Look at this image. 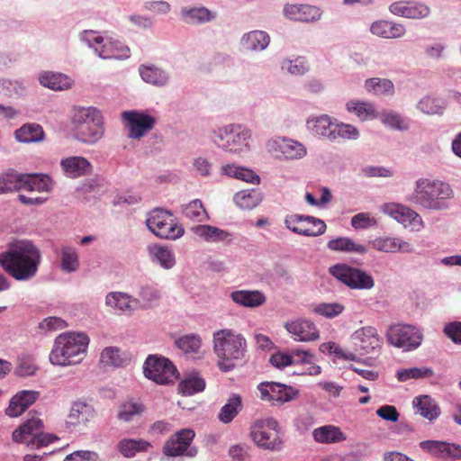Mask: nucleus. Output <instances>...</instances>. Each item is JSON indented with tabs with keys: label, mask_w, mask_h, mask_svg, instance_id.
Returning <instances> with one entry per match:
<instances>
[{
	"label": "nucleus",
	"mask_w": 461,
	"mask_h": 461,
	"mask_svg": "<svg viewBox=\"0 0 461 461\" xmlns=\"http://www.w3.org/2000/svg\"><path fill=\"white\" fill-rule=\"evenodd\" d=\"M205 382L203 378L191 376L178 384V391L184 395H193L196 393L203 391Z\"/></svg>",
	"instance_id": "55"
},
{
	"label": "nucleus",
	"mask_w": 461,
	"mask_h": 461,
	"mask_svg": "<svg viewBox=\"0 0 461 461\" xmlns=\"http://www.w3.org/2000/svg\"><path fill=\"white\" fill-rule=\"evenodd\" d=\"M41 261V251L31 241H19L0 254V266L18 281H27L34 277Z\"/></svg>",
	"instance_id": "1"
},
{
	"label": "nucleus",
	"mask_w": 461,
	"mask_h": 461,
	"mask_svg": "<svg viewBox=\"0 0 461 461\" xmlns=\"http://www.w3.org/2000/svg\"><path fill=\"white\" fill-rule=\"evenodd\" d=\"M80 39L86 42L90 47L94 48L95 50L99 54L101 46L104 44V38L98 35L94 31H84L80 34Z\"/></svg>",
	"instance_id": "63"
},
{
	"label": "nucleus",
	"mask_w": 461,
	"mask_h": 461,
	"mask_svg": "<svg viewBox=\"0 0 461 461\" xmlns=\"http://www.w3.org/2000/svg\"><path fill=\"white\" fill-rule=\"evenodd\" d=\"M188 449V447L172 437L164 446V453L167 456H176L182 455Z\"/></svg>",
	"instance_id": "62"
},
{
	"label": "nucleus",
	"mask_w": 461,
	"mask_h": 461,
	"mask_svg": "<svg viewBox=\"0 0 461 461\" xmlns=\"http://www.w3.org/2000/svg\"><path fill=\"white\" fill-rule=\"evenodd\" d=\"M308 128L320 136L328 138L330 140H334L335 123H333L328 115H321L307 122Z\"/></svg>",
	"instance_id": "37"
},
{
	"label": "nucleus",
	"mask_w": 461,
	"mask_h": 461,
	"mask_svg": "<svg viewBox=\"0 0 461 461\" xmlns=\"http://www.w3.org/2000/svg\"><path fill=\"white\" fill-rule=\"evenodd\" d=\"M181 14L184 21L189 24L204 23L214 18V15L205 7L183 9Z\"/></svg>",
	"instance_id": "46"
},
{
	"label": "nucleus",
	"mask_w": 461,
	"mask_h": 461,
	"mask_svg": "<svg viewBox=\"0 0 461 461\" xmlns=\"http://www.w3.org/2000/svg\"><path fill=\"white\" fill-rule=\"evenodd\" d=\"M93 408L82 402H75L68 416L67 423L69 426L86 425L93 417Z\"/></svg>",
	"instance_id": "30"
},
{
	"label": "nucleus",
	"mask_w": 461,
	"mask_h": 461,
	"mask_svg": "<svg viewBox=\"0 0 461 461\" xmlns=\"http://www.w3.org/2000/svg\"><path fill=\"white\" fill-rule=\"evenodd\" d=\"M182 212L187 220L193 222H203L209 219L208 213L199 199H194L183 205Z\"/></svg>",
	"instance_id": "44"
},
{
	"label": "nucleus",
	"mask_w": 461,
	"mask_h": 461,
	"mask_svg": "<svg viewBox=\"0 0 461 461\" xmlns=\"http://www.w3.org/2000/svg\"><path fill=\"white\" fill-rule=\"evenodd\" d=\"M89 339L83 333L59 335L50 354L53 365L68 366L79 364L86 357Z\"/></svg>",
	"instance_id": "4"
},
{
	"label": "nucleus",
	"mask_w": 461,
	"mask_h": 461,
	"mask_svg": "<svg viewBox=\"0 0 461 461\" xmlns=\"http://www.w3.org/2000/svg\"><path fill=\"white\" fill-rule=\"evenodd\" d=\"M252 441L260 448L267 450H280L283 440L280 436V426L273 418L260 419L254 421L250 427Z\"/></svg>",
	"instance_id": "7"
},
{
	"label": "nucleus",
	"mask_w": 461,
	"mask_h": 461,
	"mask_svg": "<svg viewBox=\"0 0 461 461\" xmlns=\"http://www.w3.org/2000/svg\"><path fill=\"white\" fill-rule=\"evenodd\" d=\"M242 407L241 396L233 393L220 410L218 414L219 420L224 424L231 422L242 410Z\"/></svg>",
	"instance_id": "32"
},
{
	"label": "nucleus",
	"mask_w": 461,
	"mask_h": 461,
	"mask_svg": "<svg viewBox=\"0 0 461 461\" xmlns=\"http://www.w3.org/2000/svg\"><path fill=\"white\" fill-rule=\"evenodd\" d=\"M130 56V49L120 41H108L101 46L99 57L102 59H126Z\"/></svg>",
	"instance_id": "35"
},
{
	"label": "nucleus",
	"mask_w": 461,
	"mask_h": 461,
	"mask_svg": "<svg viewBox=\"0 0 461 461\" xmlns=\"http://www.w3.org/2000/svg\"><path fill=\"white\" fill-rule=\"evenodd\" d=\"M139 72L141 78L148 84L162 86L168 81L167 73L153 65H141L139 68Z\"/></svg>",
	"instance_id": "39"
},
{
	"label": "nucleus",
	"mask_w": 461,
	"mask_h": 461,
	"mask_svg": "<svg viewBox=\"0 0 461 461\" xmlns=\"http://www.w3.org/2000/svg\"><path fill=\"white\" fill-rule=\"evenodd\" d=\"M213 350L219 358V368L228 372L235 367L236 361L244 357L247 341L243 335L236 330H220L213 333Z\"/></svg>",
	"instance_id": "3"
},
{
	"label": "nucleus",
	"mask_w": 461,
	"mask_h": 461,
	"mask_svg": "<svg viewBox=\"0 0 461 461\" xmlns=\"http://www.w3.org/2000/svg\"><path fill=\"white\" fill-rule=\"evenodd\" d=\"M284 12L289 19L301 22H314L321 17L319 8L307 5H289L285 7Z\"/></svg>",
	"instance_id": "23"
},
{
	"label": "nucleus",
	"mask_w": 461,
	"mask_h": 461,
	"mask_svg": "<svg viewBox=\"0 0 461 461\" xmlns=\"http://www.w3.org/2000/svg\"><path fill=\"white\" fill-rule=\"evenodd\" d=\"M267 150L279 159H300L307 154L303 144L287 138H277L267 143Z\"/></svg>",
	"instance_id": "15"
},
{
	"label": "nucleus",
	"mask_w": 461,
	"mask_h": 461,
	"mask_svg": "<svg viewBox=\"0 0 461 461\" xmlns=\"http://www.w3.org/2000/svg\"><path fill=\"white\" fill-rule=\"evenodd\" d=\"M413 406L417 408V412L428 419L433 420L437 419L440 413V410L434 401L428 395L415 397Z\"/></svg>",
	"instance_id": "38"
},
{
	"label": "nucleus",
	"mask_w": 461,
	"mask_h": 461,
	"mask_svg": "<svg viewBox=\"0 0 461 461\" xmlns=\"http://www.w3.org/2000/svg\"><path fill=\"white\" fill-rule=\"evenodd\" d=\"M151 447V444L144 439L123 438L118 442L117 448L125 457H132L138 452H145Z\"/></svg>",
	"instance_id": "40"
},
{
	"label": "nucleus",
	"mask_w": 461,
	"mask_h": 461,
	"mask_svg": "<svg viewBox=\"0 0 461 461\" xmlns=\"http://www.w3.org/2000/svg\"><path fill=\"white\" fill-rule=\"evenodd\" d=\"M148 228L161 239L176 240L183 236L185 230L178 225L173 214L167 211L157 209L147 219Z\"/></svg>",
	"instance_id": "9"
},
{
	"label": "nucleus",
	"mask_w": 461,
	"mask_h": 461,
	"mask_svg": "<svg viewBox=\"0 0 461 461\" xmlns=\"http://www.w3.org/2000/svg\"><path fill=\"white\" fill-rule=\"evenodd\" d=\"M71 123L76 138L84 143H95L104 134L103 116L95 107L74 108Z\"/></svg>",
	"instance_id": "5"
},
{
	"label": "nucleus",
	"mask_w": 461,
	"mask_h": 461,
	"mask_svg": "<svg viewBox=\"0 0 461 461\" xmlns=\"http://www.w3.org/2000/svg\"><path fill=\"white\" fill-rule=\"evenodd\" d=\"M330 274L350 289L369 290L375 285L372 276L347 264H336L330 267Z\"/></svg>",
	"instance_id": "10"
},
{
	"label": "nucleus",
	"mask_w": 461,
	"mask_h": 461,
	"mask_svg": "<svg viewBox=\"0 0 461 461\" xmlns=\"http://www.w3.org/2000/svg\"><path fill=\"white\" fill-rule=\"evenodd\" d=\"M433 374L429 367H412L397 371L396 377L400 382H405L410 379L430 377Z\"/></svg>",
	"instance_id": "56"
},
{
	"label": "nucleus",
	"mask_w": 461,
	"mask_h": 461,
	"mask_svg": "<svg viewBox=\"0 0 461 461\" xmlns=\"http://www.w3.org/2000/svg\"><path fill=\"white\" fill-rule=\"evenodd\" d=\"M176 345L185 353H196L201 347V339L197 335H186L177 340Z\"/></svg>",
	"instance_id": "58"
},
{
	"label": "nucleus",
	"mask_w": 461,
	"mask_h": 461,
	"mask_svg": "<svg viewBox=\"0 0 461 461\" xmlns=\"http://www.w3.org/2000/svg\"><path fill=\"white\" fill-rule=\"evenodd\" d=\"M60 166L69 177H78L91 173V163L83 157H69L62 159Z\"/></svg>",
	"instance_id": "25"
},
{
	"label": "nucleus",
	"mask_w": 461,
	"mask_h": 461,
	"mask_svg": "<svg viewBox=\"0 0 461 461\" xmlns=\"http://www.w3.org/2000/svg\"><path fill=\"white\" fill-rule=\"evenodd\" d=\"M230 298L237 304L256 308L263 305L266 303V295L258 290H238L230 294Z\"/></svg>",
	"instance_id": "26"
},
{
	"label": "nucleus",
	"mask_w": 461,
	"mask_h": 461,
	"mask_svg": "<svg viewBox=\"0 0 461 461\" xmlns=\"http://www.w3.org/2000/svg\"><path fill=\"white\" fill-rule=\"evenodd\" d=\"M371 32L376 36L392 39L402 37L405 33V29L400 23L389 21H377L372 24Z\"/></svg>",
	"instance_id": "31"
},
{
	"label": "nucleus",
	"mask_w": 461,
	"mask_h": 461,
	"mask_svg": "<svg viewBox=\"0 0 461 461\" xmlns=\"http://www.w3.org/2000/svg\"><path fill=\"white\" fill-rule=\"evenodd\" d=\"M389 10L392 14L410 19H421L429 14V8L420 3L399 1L393 3Z\"/></svg>",
	"instance_id": "22"
},
{
	"label": "nucleus",
	"mask_w": 461,
	"mask_h": 461,
	"mask_svg": "<svg viewBox=\"0 0 461 461\" xmlns=\"http://www.w3.org/2000/svg\"><path fill=\"white\" fill-rule=\"evenodd\" d=\"M283 69L294 76L303 75L308 70V65L303 57H298L294 60H286L282 65Z\"/></svg>",
	"instance_id": "59"
},
{
	"label": "nucleus",
	"mask_w": 461,
	"mask_h": 461,
	"mask_svg": "<svg viewBox=\"0 0 461 461\" xmlns=\"http://www.w3.org/2000/svg\"><path fill=\"white\" fill-rule=\"evenodd\" d=\"M327 247L332 251L356 252L358 254H364L366 252L365 246L355 243L348 237H339L330 240L328 242Z\"/></svg>",
	"instance_id": "45"
},
{
	"label": "nucleus",
	"mask_w": 461,
	"mask_h": 461,
	"mask_svg": "<svg viewBox=\"0 0 461 461\" xmlns=\"http://www.w3.org/2000/svg\"><path fill=\"white\" fill-rule=\"evenodd\" d=\"M365 86L368 92H374L376 95H392L394 92L393 84L390 80L379 77L367 79Z\"/></svg>",
	"instance_id": "51"
},
{
	"label": "nucleus",
	"mask_w": 461,
	"mask_h": 461,
	"mask_svg": "<svg viewBox=\"0 0 461 461\" xmlns=\"http://www.w3.org/2000/svg\"><path fill=\"white\" fill-rule=\"evenodd\" d=\"M260 398L271 402L272 405H281L294 400L298 391L291 386L275 382L261 383L258 387Z\"/></svg>",
	"instance_id": "14"
},
{
	"label": "nucleus",
	"mask_w": 461,
	"mask_h": 461,
	"mask_svg": "<svg viewBox=\"0 0 461 461\" xmlns=\"http://www.w3.org/2000/svg\"><path fill=\"white\" fill-rule=\"evenodd\" d=\"M443 333L453 343L461 344V321H450L444 326Z\"/></svg>",
	"instance_id": "61"
},
{
	"label": "nucleus",
	"mask_w": 461,
	"mask_h": 461,
	"mask_svg": "<svg viewBox=\"0 0 461 461\" xmlns=\"http://www.w3.org/2000/svg\"><path fill=\"white\" fill-rule=\"evenodd\" d=\"M285 328L294 336V339L297 341L309 342L316 340L320 337L316 325L308 320L301 319L286 322Z\"/></svg>",
	"instance_id": "20"
},
{
	"label": "nucleus",
	"mask_w": 461,
	"mask_h": 461,
	"mask_svg": "<svg viewBox=\"0 0 461 461\" xmlns=\"http://www.w3.org/2000/svg\"><path fill=\"white\" fill-rule=\"evenodd\" d=\"M149 254L164 268L169 269L175 265V258L172 252L166 247H149Z\"/></svg>",
	"instance_id": "52"
},
{
	"label": "nucleus",
	"mask_w": 461,
	"mask_h": 461,
	"mask_svg": "<svg viewBox=\"0 0 461 461\" xmlns=\"http://www.w3.org/2000/svg\"><path fill=\"white\" fill-rule=\"evenodd\" d=\"M453 195L449 184L438 179L421 177L416 180L414 190L407 201L425 209L441 211L448 208L446 200L452 198Z\"/></svg>",
	"instance_id": "2"
},
{
	"label": "nucleus",
	"mask_w": 461,
	"mask_h": 461,
	"mask_svg": "<svg viewBox=\"0 0 461 461\" xmlns=\"http://www.w3.org/2000/svg\"><path fill=\"white\" fill-rule=\"evenodd\" d=\"M347 108L349 112L355 113L362 121L377 117V113L370 103L352 100L347 104Z\"/></svg>",
	"instance_id": "49"
},
{
	"label": "nucleus",
	"mask_w": 461,
	"mask_h": 461,
	"mask_svg": "<svg viewBox=\"0 0 461 461\" xmlns=\"http://www.w3.org/2000/svg\"><path fill=\"white\" fill-rule=\"evenodd\" d=\"M285 224L291 231L307 237H317L326 231V223L309 215L291 214L285 219Z\"/></svg>",
	"instance_id": "13"
},
{
	"label": "nucleus",
	"mask_w": 461,
	"mask_h": 461,
	"mask_svg": "<svg viewBox=\"0 0 461 461\" xmlns=\"http://www.w3.org/2000/svg\"><path fill=\"white\" fill-rule=\"evenodd\" d=\"M270 41L268 34L263 31H253L242 37L241 43L248 50H263Z\"/></svg>",
	"instance_id": "36"
},
{
	"label": "nucleus",
	"mask_w": 461,
	"mask_h": 461,
	"mask_svg": "<svg viewBox=\"0 0 461 461\" xmlns=\"http://www.w3.org/2000/svg\"><path fill=\"white\" fill-rule=\"evenodd\" d=\"M100 361L104 366L123 367L130 363L131 357L117 347H107L102 351Z\"/></svg>",
	"instance_id": "29"
},
{
	"label": "nucleus",
	"mask_w": 461,
	"mask_h": 461,
	"mask_svg": "<svg viewBox=\"0 0 461 461\" xmlns=\"http://www.w3.org/2000/svg\"><path fill=\"white\" fill-rule=\"evenodd\" d=\"M145 376L159 384H169L177 379V370L163 357L149 356L144 363Z\"/></svg>",
	"instance_id": "11"
},
{
	"label": "nucleus",
	"mask_w": 461,
	"mask_h": 461,
	"mask_svg": "<svg viewBox=\"0 0 461 461\" xmlns=\"http://www.w3.org/2000/svg\"><path fill=\"white\" fill-rule=\"evenodd\" d=\"M418 108L426 114L441 115L445 109V104L441 99L426 96L419 102Z\"/></svg>",
	"instance_id": "53"
},
{
	"label": "nucleus",
	"mask_w": 461,
	"mask_h": 461,
	"mask_svg": "<svg viewBox=\"0 0 461 461\" xmlns=\"http://www.w3.org/2000/svg\"><path fill=\"white\" fill-rule=\"evenodd\" d=\"M387 340L396 348L410 351L416 349L423 339L421 331L412 325H392L386 333Z\"/></svg>",
	"instance_id": "12"
},
{
	"label": "nucleus",
	"mask_w": 461,
	"mask_h": 461,
	"mask_svg": "<svg viewBox=\"0 0 461 461\" xmlns=\"http://www.w3.org/2000/svg\"><path fill=\"white\" fill-rule=\"evenodd\" d=\"M79 261L77 250L71 247L60 249V267L65 272H74L78 268Z\"/></svg>",
	"instance_id": "50"
},
{
	"label": "nucleus",
	"mask_w": 461,
	"mask_h": 461,
	"mask_svg": "<svg viewBox=\"0 0 461 461\" xmlns=\"http://www.w3.org/2000/svg\"><path fill=\"white\" fill-rule=\"evenodd\" d=\"M21 189L28 192L49 194L52 189L50 178L47 175L22 174Z\"/></svg>",
	"instance_id": "24"
},
{
	"label": "nucleus",
	"mask_w": 461,
	"mask_h": 461,
	"mask_svg": "<svg viewBox=\"0 0 461 461\" xmlns=\"http://www.w3.org/2000/svg\"><path fill=\"white\" fill-rule=\"evenodd\" d=\"M41 84L52 90H65L71 86V80L59 73L45 72L40 77Z\"/></svg>",
	"instance_id": "42"
},
{
	"label": "nucleus",
	"mask_w": 461,
	"mask_h": 461,
	"mask_svg": "<svg viewBox=\"0 0 461 461\" xmlns=\"http://www.w3.org/2000/svg\"><path fill=\"white\" fill-rule=\"evenodd\" d=\"M381 122L393 130L405 131L408 129V124L402 117L393 111L383 112L381 114Z\"/></svg>",
	"instance_id": "57"
},
{
	"label": "nucleus",
	"mask_w": 461,
	"mask_h": 461,
	"mask_svg": "<svg viewBox=\"0 0 461 461\" xmlns=\"http://www.w3.org/2000/svg\"><path fill=\"white\" fill-rule=\"evenodd\" d=\"M373 248L378 251L386 253L398 251L408 253L412 251V248L409 242L392 237L375 239L373 241Z\"/></svg>",
	"instance_id": "27"
},
{
	"label": "nucleus",
	"mask_w": 461,
	"mask_h": 461,
	"mask_svg": "<svg viewBox=\"0 0 461 461\" xmlns=\"http://www.w3.org/2000/svg\"><path fill=\"white\" fill-rule=\"evenodd\" d=\"M312 437L315 441L323 444L339 443L346 439L341 429L334 425H324L313 429Z\"/></svg>",
	"instance_id": "28"
},
{
	"label": "nucleus",
	"mask_w": 461,
	"mask_h": 461,
	"mask_svg": "<svg viewBox=\"0 0 461 461\" xmlns=\"http://www.w3.org/2000/svg\"><path fill=\"white\" fill-rule=\"evenodd\" d=\"M351 339L356 348L363 353H370L381 347V339L377 330L371 326L358 329L352 334Z\"/></svg>",
	"instance_id": "19"
},
{
	"label": "nucleus",
	"mask_w": 461,
	"mask_h": 461,
	"mask_svg": "<svg viewBox=\"0 0 461 461\" xmlns=\"http://www.w3.org/2000/svg\"><path fill=\"white\" fill-rule=\"evenodd\" d=\"M146 408L143 403L133 401H126L120 404L117 417L123 422L134 420L136 418L140 417Z\"/></svg>",
	"instance_id": "41"
},
{
	"label": "nucleus",
	"mask_w": 461,
	"mask_h": 461,
	"mask_svg": "<svg viewBox=\"0 0 461 461\" xmlns=\"http://www.w3.org/2000/svg\"><path fill=\"white\" fill-rule=\"evenodd\" d=\"M345 311V305L340 303H321L314 306L313 312L328 319H333Z\"/></svg>",
	"instance_id": "54"
},
{
	"label": "nucleus",
	"mask_w": 461,
	"mask_h": 461,
	"mask_svg": "<svg viewBox=\"0 0 461 461\" xmlns=\"http://www.w3.org/2000/svg\"><path fill=\"white\" fill-rule=\"evenodd\" d=\"M105 303L107 306L124 313L131 312L137 304L136 301L126 294L119 292L109 293L106 295Z\"/></svg>",
	"instance_id": "33"
},
{
	"label": "nucleus",
	"mask_w": 461,
	"mask_h": 461,
	"mask_svg": "<svg viewBox=\"0 0 461 461\" xmlns=\"http://www.w3.org/2000/svg\"><path fill=\"white\" fill-rule=\"evenodd\" d=\"M22 174L8 170L0 175V194L21 190Z\"/></svg>",
	"instance_id": "47"
},
{
	"label": "nucleus",
	"mask_w": 461,
	"mask_h": 461,
	"mask_svg": "<svg viewBox=\"0 0 461 461\" xmlns=\"http://www.w3.org/2000/svg\"><path fill=\"white\" fill-rule=\"evenodd\" d=\"M43 422L36 415L27 419L12 435L14 441L24 443L32 448L47 447L58 439L53 434L43 433Z\"/></svg>",
	"instance_id": "6"
},
{
	"label": "nucleus",
	"mask_w": 461,
	"mask_h": 461,
	"mask_svg": "<svg viewBox=\"0 0 461 461\" xmlns=\"http://www.w3.org/2000/svg\"><path fill=\"white\" fill-rule=\"evenodd\" d=\"M122 118L127 122L130 131L129 137L132 139H140L144 136L153 129L156 122L151 115L135 111L124 112Z\"/></svg>",
	"instance_id": "17"
},
{
	"label": "nucleus",
	"mask_w": 461,
	"mask_h": 461,
	"mask_svg": "<svg viewBox=\"0 0 461 461\" xmlns=\"http://www.w3.org/2000/svg\"><path fill=\"white\" fill-rule=\"evenodd\" d=\"M333 140H336L338 139L356 140L359 135L358 131L354 126L345 123L335 124V127H333Z\"/></svg>",
	"instance_id": "60"
},
{
	"label": "nucleus",
	"mask_w": 461,
	"mask_h": 461,
	"mask_svg": "<svg viewBox=\"0 0 461 461\" xmlns=\"http://www.w3.org/2000/svg\"><path fill=\"white\" fill-rule=\"evenodd\" d=\"M45 136L42 127L37 123H26L15 131V138L20 142H39Z\"/></svg>",
	"instance_id": "34"
},
{
	"label": "nucleus",
	"mask_w": 461,
	"mask_h": 461,
	"mask_svg": "<svg viewBox=\"0 0 461 461\" xmlns=\"http://www.w3.org/2000/svg\"><path fill=\"white\" fill-rule=\"evenodd\" d=\"M249 447L247 444H236L229 449L232 461H246L249 456Z\"/></svg>",
	"instance_id": "64"
},
{
	"label": "nucleus",
	"mask_w": 461,
	"mask_h": 461,
	"mask_svg": "<svg viewBox=\"0 0 461 461\" xmlns=\"http://www.w3.org/2000/svg\"><path fill=\"white\" fill-rule=\"evenodd\" d=\"M420 447L426 453L438 458H461V446L441 440H424Z\"/></svg>",
	"instance_id": "18"
},
{
	"label": "nucleus",
	"mask_w": 461,
	"mask_h": 461,
	"mask_svg": "<svg viewBox=\"0 0 461 461\" xmlns=\"http://www.w3.org/2000/svg\"><path fill=\"white\" fill-rule=\"evenodd\" d=\"M40 396V393L32 390H23L18 392L10 400L5 413L9 417H18L32 405Z\"/></svg>",
	"instance_id": "21"
},
{
	"label": "nucleus",
	"mask_w": 461,
	"mask_h": 461,
	"mask_svg": "<svg viewBox=\"0 0 461 461\" xmlns=\"http://www.w3.org/2000/svg\"><path fill=\"white\" fill-rule=\"evenodd\" d=\"M194 230L196 235L210 242L222 241L230 236L229 232L210 225H198Z\"/></svg>",
	"instance_id": "48"
},
{
	"label": "nucleus",
	"mask_w": 461,
	"mask_h": 461,
	"mask_svg": "<svg viewBox=\"0 0 461 461\" xmlns=\"http://www.w3.org/2000/svg\"><path fill=\"white\" fill-rule=\"evenodd\" d=\"M262 196L258 190H242L234 195V202L240 208L243 210H251L258 205Z\"/></svg>",
	"instance_id": "43"
},
{
	"label": "nucleus",
	"mask_w": 461,
	"mask_h": 461,
	"mask_svg": "<svg viewBox=\"0 0 461 461\" xmlns=\"http://www.w3.org/2000/svg\"><path fill=\"white\" fill-rule=\"evenodd\" d=\"M251 132L240 124H230L219 128L213 133V141L221 149L229 152H240L248 146Z\"/></svg>",
	"instance_id": "8"
},
{
	"label": "nucleus",
	"mask_w": 461,
	"mask_h": 461,
	"mask_svg": "<svg viewBox=\"0 0 461 461\" xmlns=\"http://www.w3.org/2000/svg\"><path fill=\"white\" fill-rule=\"evenodd\" d=\"M382 211L405 227L411 226L416 230L423 228V221L419 213L403 204L388 203L383 205Z\"/></svg>",
	"instance_id": "16"
}]
</instances>
